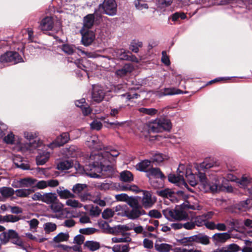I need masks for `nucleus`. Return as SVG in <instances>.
Masks as SVG:
<instances>
[{"instance_id": "nucleus-1", "label": "nucleus", "mask_w": 252, "mask_h": 252, "mask_svg": "<svg viewBox=\"0 0 252 252\" xmlns=\"http://www.w3.org/2000/svg\"><path fill=\"white\" fill-rule=\"evenodd\" d=\"M119 154L120 153L116 150H111L110 151L97 154H91L90 159L94 161L85 166L84 170L86 175L92 178H99L100 176L97 173L111 168L112 167L109 164L111 159L113 157H118Z\"/></svg>"}, {"instance_id": "nucleus-2", "label": "nucleus", "mask_w": 252, "mask_h": 252, "mask_svg": "<svg viewBox=\"0 0 252 252\" xmlns=\"http://www.w3.org/2000/svg\"><path fill=\"white\" fill-rule=\"evenodd\" d=\"M186 209L200 210L201 209V207L197 201L192 203L190 200L186 201L181 205L176 206L175 210L178 221H185L189 219V215Z\"/></svg>"}, {"instance_id": "nucleus-3", "label": "nucleus", "mask_w": 252, "mask_h": 252, "mask_svg": "<svg viewBox=\"0 0 252 252\" xmlns=\"http://www.w3.org/2000/svg\"><path fill=\"white\" fill-rule=\"evenodd\" d=\"M99 10L109 16H114L117 13V4L115 0H104L98 6Z\"/></svg>"}, {"instance_id": "nucleus-4", "label": "nucleus", "mask_w": 252, "mask_h": 252, "mask_svg": "<svg viewBox=\"0 0 252 252\" xmlns=\"http://www.w3.org/2000/svg\"><path fill=\"white\" fill-rule=\"evenodd\" d=\"M183 165H180L179 168L178 169L179 171V174L178 175L174 174H170L168 176V181L172 183L176 184L177 186L181 187L184 186L189 191L192 192L191 189L189 188L188 185L184 178V172L183 171H179L180 168L183 167Z\"/></svg>"}, {"instance_id": "nucleus-5", "label": "nucleus", "mask_w": 252, "mask_h": 252, "mask_svg": "<svg viewBox=\"0 0 252 252\" xmlns=\"http://www.w3.org/2000/svg\"><path fill=\"white\" fill-rule=\"evenodd\" d=\"M24 136L28 140H29V142L27 143L25 145V148L27 150L33 152V151L36 150V148L42 147V142L37 139L36 137L35 138L32 133L25 132Z\"/></svg>"}, {"instance_id": "nucleus-6", "label": "nucleus", "mask_w": 252, "mask_h": 252, "mask_svg": "<svg viewBox=\"0 0 252 252\" xmlns=\"http://www.w3.org/2000/svg\"><path fill=\"white\" fill-rule=\"evenodd\" d=\"M22 58L19 54L16 52H7L0 57L1 63H10L12 64H16L22 62Z\"/></svg>"}, {"instance_id": "nucleus-7", "label": "nucleus", "mask_w": 252, "mask_h": 252, "mask_svg": "<svg viewBox=\"0 0 252 252\" xmlns=\"http://www.w3.org/2000/svg\"><path fill=\"white\" fill-rule=\"evenodd\" d=\"M50 208L53 212L58 213L55 215H52L51 216L52 218L63 219L66 217L63 210V205L59 201L54 202L51 204Z\"/></svg>"}, {"instance_id": "nucleus-8", "label": "nucleus", "mask_w": 252, "mask_h": 252, "mask_svg": "<svg viewBox=\"0 0 252 252\" xmlns=\"http://www.w3.org/2000/svg\"><path fill=\"white\" fill-rule=\"evenodd\" d=\"M105 93L102 87L94 85L92 86V99L93 101L99 103L103 100Z\"/></svg>"}, {"instance_id": "nucleus-9", "label": "nucleus", "mask_w": 252, "mask_h": 252, "mask_svg": "<svg viewBox=\"0 0 252 252\" xmlns=\"http://www.w3.org/2000/svg\"><path fill=\"white\" fill-rule=\"evenodd\" d=\"M59 184L57 180H49L47 181L36 180V183L34 184V187L38 189H43L48 187L54 188L57 187Z\"/></svg>"}, {"instance_id": "nucleus-10", "label": "nucleus", "mask_w": 252, "mask_h": 252, "mask_svg": "<svg viewBox=\"0 0 252 252\" xmlns=\"http://www.w3.org/2000/svg\"><path fill=\"white\" fill-rule=\"evenodd\" d=\"M156 201L155 197L152 196L151 193L148 191H144L141 200L142 206L145 208H149L153 206Z\"/></svg>"}, {"instance_id": "nucleus-11", "label": "nucleus", "mask_w": 252, "mask_h": 252, "mask_svg": "<svg viewBox=\"0 0 252 252\" xmlns=\"http://www.w3.org/2000/svg\"><path fill=\"white\" fill-rule=\"evenodd\" d=\"M157 194L162 197L169 199L172 202H178L176 193L170 189H164L157 191Z\"/></svg>"}, {"instance_id": "nucleus-12", "label": "nucleus", "mask_w": 252, "mask_h": 252, "mask_svg": "<svg viewBox=\"0 0 252 252\" xmlns=\"http://www.w3.org/2000/svg\"><path fill=\"white\" fill-rule=\"evenodd\" d=\"M80 32L82 36L81 41L83 44L86 46L91 44L95 38L94 32L89 30H81Z\"/></svg>"}, {"instance_id": "nucleus-13", "label": "nucleus", "mask_w": 252, "mask_h": 252, "mask_svg": "<svg viewBox=\"0 0 252 252\" xmlns=\"http://www.w3.org/2000/svg\"><path fill=\"white\" fill-rule=\"evenodd\" d=\"M19 234L15 230L9 229L7 231L3 232L0 234V241L5 244L9 241H12L17 238Z\"/></svg>"}, {"instance_id": "nucleus-14", "label": "nucleus", "mask_w": 252, "mask_h": 252, "mask_svg": "<svg viewBox=\"0 0 252 252\" xmlns=\"http://www.w3.org/2000/svg\"><path fill=\"white\" fill-rule=\"evenodd\" d=\"M146 214L145 211L142 208H133L129 211H125L124 216L130 219L134 220Z\"/></svg>"}, {"instance_id": "nucleus-15", "label": "nucleus", "mask_w": 252, "mask_h": 252, "mask_svg": "<svg viewBox=\"0 0 252 252\" xmlns=\"http://www.w3.org/2000/svg\"><path fill=\"white\" fill-rule=\"evenodd\" d=\"M39 27L42 31H51L54 27V21L51 17L47 16L40 22Z\"/></svg>"}, {"instance_id": "nucleus-16", "label": "nucleus", "mask_w": 252, "mask_h": 252, "mask_svg": "<svg viewBox=\"0 0 252 252\" xmlns=\"http://www.w3.org/2000/svg\"><path fill=\"white\" fill-rule=\"evenodd\" d=\"M94 14H89L84 17L83 26L81 30L86 31L89 30L92 28L94 22Z\"/></svg>"}, {"instance_id": "nucleus-17", "label": "nucleus", "mask_w": 252, "mask_h": 252, "mask_svg": "<svg viewBox=\"0 0 252 252\" xmlns=\"http://www.w3.org/2000/svg\"><path fill=\"white\" fill-rule=\"evenodd\" d=\"M38 152V155L36 157V160L38 165H43L48 160L50 157V153L47 151H41L39 148H36Z\"/></svg>"}, {"instance_id": "nucleus-18", "label": "nucleus", "mask_w": 252, "mask_h": 252, "mask_svg": "<svg viewBox=\"0 0 252 252\" xmlns=\"http://www.w3.org/2000/svg\"><path fill=\"white\" fill-rule=\"evenodd\" d=\"M133 70V65L130 63H126L122 68L117 70L115 74L119 77H123L131 73Z\"/></svg>"}, {"instance_id": "nucleus-19", "label": "nucleus", "mask_w": 252, "mask_h": 252, "mask_svg": "<svg viewBox=\"0 0 252 252\" xmlns=\"http://www.w3.org/2000/svg\"><path fill=\"white\" fill-rule=\"evenodd\" d=\"M75 105L77 107L81 109L82 113L85 116L89 115L92 112V110L86 102V100L84 98L77 100L75 102Z\"/></svg>"}, {"instance_id": "nucleus-20", "label": "nucleus", "mask_w": 252, "mask_h": 252, "mask_svg": "<svg viewBox=\"0 0 252 252\" xmlns=\"http://www.w3.org/2000/svg\"><path fill=\"white\" fill-rule=\"evenodd\" d=\"M162 213L165 218L170 221H178L177 213L175 208L174 209L167 208L162 211Z\"/></svg>"}, {"instance_id": "nucleus-21", "label": "nucleus", "mask_w": 252, "mask_h": 252, "mask_svg": "<svg viewBox=\"0 0 252 252\" xmlns=\"http://www.w3.org/2000/svg\"><path fill=\"white\" fill-rule=\"evenodd\" d=\"M57 192L61 199H69L75 197L74 193L69 190L65 189L63 187H60L57 189Z\"/></svg>"}, {"instance_id": "nucleus-22", "label": "nucleus", "mask_w": 252, "mask_h": 252, "mask_svg": "<svg viewBox=\"0 0 252 252\" xmlns=\"http://www.w3.org/2000/svg\"><path fill=\"white\" fill-rule=\"evenodd\" d=\"M193 242L200 243L202 245H208L210 243L209 237L202 233L192 236Z\"/></svg>"}, {"instance_id": "nucleus-23", "label": "nucleus", "mask_w": 252, "mask_h": 252, "mask_svg": "<svg viewBox=\"0 0 252 252\" xmlns=\"http://www.w3.org/2000/svg\"><path fill=\"white\" fill-rule=\"evenodd\" d=\"M146 176L149 178L154 177L156 178L165 179L166 177L158 168H151L147 171Z\"/></svg>"}, {"instance_id": "nucleus-24", "label": "nucleus", "mask_w": 252, "mask_h": 252, "mask_svg": "<svg viewBox=\"0 0 252 252\" xmlns=\"http://www.w3.org/2000/svg\"><path fill=\"white\" fill-rule=\"evenodd\" d=\"M152 161L148 159L143 160L136 165V168L137 170L146 172L151 169V163Z\"/></svg>"}, {"instance_id": "nucleus-25", "label": "nucleus", "mask_w": 252, "mask_h": 252, "mask_svg": "<svg viewBox=\"0 0 252 252\" xmlns=\"http://www.w3.org/2000/svg\"><path fill=\"white\" fill-rule=\"evenodd\" d=\"M36 179L32 178H25L20 179L18 183L19 188H28L31 187H34L36 183Z\"/></svg>"}, {"instance_id": "nucleus-26", "label": "nucleus", "mask_w": 252, "mask_h": 252, "mask_svg": "<svg viewBox=\"0 0 252 252\" xmlns=\"http://www.w3.org/2000/svg\"><path fill=\"white\" fill-rule=\"evenodd\" d=\"M230 238V234L228 233H217L215 234L212 239L216 243H224Z\"/></svg>"}, {"instance_id": "nucleus-27", "label": "nucleus", "mask_w": 252, "mask_h": 252, "mask_svg": "<svg viewBox=\"0 0 252 252\" xmlns=\"http://www.w3.org/2000/svg\"><path fill=\"white\" fill-rule=\"evenodd\" d=\"M42 199V202L47 204H51L54 202L58 200L56 194L52 192H46L43 193Z\"/></svg>"}, {"instance_id": "nucleus-28", "label": "nucleus", "mask_w": 252, "mask_h": 252, "mask_svg": "<svg viewBox=\"0 0 252 252\" xmlns=\"http://www.w3.org/2000/svg\"><path fill=\"white\" fill-rule=\"evenodd\" d=\"M128 54H130L129 51L126 52L123 49H118L114 51L113 56L114 58H118L122 60H126L128 59Z\"/></svg>"}, {"instance_id": "nucleus-29", "label": "nucleus", "mask_w": 252, "mask_h": 252, "mask_svg": "<svg viewBox=\"0 0 252 252\" xmlns=\"http://www.w3.org/2000/svg\"><path fill=\"white\" fill-rule=\"evenodd\" d=\"M13 162L17 167L22 169H28L29 168V165L25 163L23 161V158L19 155H15L13 158Z\"/></svg>"}, {"instance_id": "nucleus-30", "label": "nucleus", "mask_w": 252, "mask_h": 252, "mask_svg": "<svg viewBox=\"0 0 252 252\" xmlns=\"http://www.w3.org/2000/svg\"><path fill=\"white\" fill-rule=\"evenodd\" d=\"M158 119L161 131L162 130L168 131L170 130L171 128V123L169 119L165 117H161Z\"/></svg>"}, {"instance_id": "nucleus-31", "label": "nucleus", "mask_w": 252, "mask_h": 252, "mask_svg": "<svg viewBox=\"0 0 252 252\" xmlns=\"http://www.w3.org/2000/svg\"><path fill=\"white\" fill-rule=\"evenodd\" d=\"M73 166V162L71 160H65L60 161L57 164V168L58 170L64 171L67 170L72 167Z\"/></svg>"}, {"instance_id": "nucleus-32", "label": "nucleus", "mask_w": 252, "mask_h": 252, "mask_svg": "<svg viewBox=\"0 0 252 252\" xmlns=\"http://www.w3.org/2000/svg\"><path fill=\"white\" fill-rule=\"evenodd\" d=\"M84 247L91 251L94 252L100 248L99 242L94 241H87L84 244Z\"/></svg>"}, {"instance_id": "nucleus-33", "label": "nucleus", "mask_w": 252, "mask_h": 252, "mask_svg": "<svg viewBox=\"0 0 252 252\" xmlns=\"http://www.w3.org/2000/svg\"><path fill=\"white\" fill-rule=\"evenodd\" d=\"M216 165V162H215L212 160L206 159L203 162L199 164L198 168L199 170H205Z\"/></svg>"}, {"instance_id": "nucleus-34", "label": "nucleus", "mask_w": 252, "mask_h": 252, "mask_svg": "<svg viewBox=\"0 0 252 252\" xmlns=\"http://www.w3.org/2000/svg\"><path fill=\"white\" fill-rule=\"evenodd\" d=\"M111 240L112 243H127L131 241L130 234L127 233H123L121 237H113Z\"/></svg>"}, {"instance_id": "nucleus-35", "label": "nucleus", "mask_w": 252, "mask_h": 252, "mask_svg": "<svg viewBox=\"0 0 252 252\" xmlns=\"http://www.w3.org/2000/svg\"><path fill=\"white\" fill-rule=\"evenodd\" d=\"M155 247L158 252H169L172 249V245L166 243L156 244Z\"/></svg>"}, {"instance_id": "nucleus-36", "label": "nucleus", "mask_w": 252, "mask_h": 252, "mask_svg": "<svg viewBox=\"0 0 252 252\" xmlns=\"http://www.w3.org/2000/svg\"><path fill=\"white\" fill-rule=\"evenodd\" d=\"M15 190L11 188L3 187L0 188V193L2 197L8 198L14 194Z\"/></svg>"}, {"instance_id": "nucleus-37", "label": "nucleus", "mask_w": 252, "mask_h": 252, "mask_svg": "<svg viewBox=\"0 0 252 252\" xmlns=\"http://www.w3.org/2000/svg\"><path fill=\"white\" fill-rule=\"evenodd\" d=\"M69 238V235L68 232H61L53 238V242L56 243H59L62 242L67 241Z\"/></svg>"}, {"instance_id": "nucleus-38", "label": "nucleus", "mask_w": 252, "mask_h": 252, "mask_svg": "<svg viewBox=\"0 0 252 252\" xmlns=\"http://www.w3.org/2000/svg\"><path fill=\"white\" fill-rule=\"evenodd\" d=\"M120 180L124 182H131L133 180V176L129 171L125 170L120 174Z\"/></svg>"}, {"instance_id": "nucleus-39", "label": "nucleus", "mask_w": 252, "mask_h": 252, "mask_svg": "<svg viewBox=\"0 0 252 252\" xmlns=\"http://www.w3.org/2000/svg\"><path fill=\"white\" fill-rule=\"evenodd\" d=\"M186 178L187 181L189 184L190 186L194 187L197 185V180L195 179V175L191 173L189 169L186 170Z\"/></svg>"}, {"instance_id": "nucleus-40", "label": "nucleus", "mask_w": 252, "mask_h": 252, "mask_svg": "<svg viewBox=\"0 0 252 252\" xmlns=\"http://www.w3.org/2000/svg\"><path fill=\"white\" fill-rule=\"evenodd\" d=\"M34 190L31 189H22L16 190L14 193L19 197H27Z\"/></svg>"}, {"instance_id": "nucleus-41", "label": "nucleus", "mask_w": 252, "mask_h": 252, "mask_svg": "<svg viewBox=\"0 0 252 252\" xmlns=\"http://www.w3.org/2000/svg\"><path fill=\"white\" fill-rule=\"evenodd\" d=\"M98 225L100 229L104 232L114 233L113 228L110 227L108 223L104 220H100L98 222Z\"/></svg>"}, {"instance_id": "nucleus-42", "label": "nucleus", "mask_w": 252, "mask_h": 252, "mask_svg": "<svg viewBox=\"0 0 252 252\" xmlns=\"http://www.w3.org/2000/svg\"><path fill=\"white\" fill-rule=\"evenodd\" d=\"M149 130L153 132H159L161 131L158 119L157 118L151 122L149 125Z\"/></svg>"}, {"instance_id": "nucleus-43", "label": "nucleus", "mask_w": 252, "mask_h": 252, "mask_svg": "<svg viewBox=\"0 0 252 252\" xmlns=\"http://www.w3.org/2000/svg\"><path fill=\"white\" fill-rule=\"evenodd\" d=\"M129 250L128 245H115L112 248L113 252H129Z\"/></svg>"}, {"instance_id": "nucleus-44", "label": "nucleus", "mask_w": 252, "mask_h": 252, "mask_svg": "<svg viewBox=\"0 0 252 252\" xmlns=\"http://www.w3.org/2000/svg\"><path fill=\"white\" fill-rule=\"evenodd\" d=\"M69 140V135L67 132L63 133L60 137L57 138V141L59 146H63Z\"/></svg>"}, {"instance_id": "nucleus-45", "label": "nucleus", "mask_w": 252, "mask_h": 252, "mask_svg": "<svg viewBox=\"0 0 252 252\" xmlns=\"http://www.w3.org/2000/svg\"><path fill=\"white\" fill-rule=\"evenodd\" d=\"M98 140L97 137H93L92 138L91 141H87V145L90 147L91 149H93L94 150H101L102 147L98 144Z\"/></svg>"}, {"instance_id": "nucleus-46", "label": "nucleus", "mask_w": 252, "mask_h": 252, "mask_svg": "<svg viewBox=\"0 0 252 252\" xmlns=\"http://www.w3.org/2000/svg\"><path fill=\"white\" fill-rule=\"evenodd\" d=\"M178 242L184 246H188V248L189 249H191L193 247L192 236L190 237H184L178 240Z\"/></svg>"}, {"instance_id": "nucleus-47", "label": "nucleus", "mask_w": 252, "mask_h": 252, "mask_svg": "<svg viewBox=\"0 0 252 252\" xmlns=\"http://www.w3.org/2000/svg\"><path fill=\"white\" fill-rule=\"evenodd\" d=\"M252 182V178L249 176H243L237 183L242 188H246Z\"/></svg>"}, {"instance_id": "nucleus-48", "label": "nucleus", "mask_w": 252, "mask_h": 252, "mask_svg": "<svg viewBox=\"0 0 252 252\" xmlns=\"http://www.w3.org/2000/svg\"><path fill=\"white\" fill-rule=\"evenodd\" d=\"M143 43L141 41L133 40L130 45L129 49L133 52L137 53L139 51V48L142 47Z\"/></svg>"}, {"instance_id": "nucleus-49", "label": "nucleus", "mask_w": 252, "mask_h": 252, "mask_svg": "<svg viewBox=\"0 0 252 252\" xmlns=\"http://www.w3.org/2000/svg\"><path fill=\"white\" fill-rule=\"evenodd\" d=\"M163 93L164 95H174L176 94H182L183 92L180 89H176L174 88H164Z\"/></svg>"}, {"instance_id": "nucleus-50", "label": "nucleus", "mask_w": 252, "mask_h": 252, "mask_svg": "<svg viewBox=\"0 0 252 252\" xmlns=\"http://www.w3.org/2000/svg\"><path fill=\"white\" fill-rule=\"evenodd\" d=\"M170 18L172 19V21L177 22L179 18L182 20L186 19L187 16L184 12H176L171 15Z\"/></svg>"}, {"instance_id": "nucleus-51", "label": "nucleus", "mask_w": 252, "mask_h": 252, "mask_svg": "<svg viewBox=\"0 0 252 252\" xmlns=\"http://www.w3.org/2000/svg\"><path fill=\"white\" fill-rule=\"evenodd\" d=\"M173 2V0H157V5L160 8H165L170 6Z\"/></svg>"}, {"instance_id": "nucleus-52", "label": "nucleus", "mask_w": 252, "mask_h": 252, "mask_svg": "<svg viewBox=\"0 0 252 252\" xmlns=\"http://www.w3.org/2000/svg\"><path fill=\"white\" fill-rule=\"evenodd\" d=\"M43 226L45 232L47 233L53 232L57 229L56 224L53 222H46Z\"/></svg>"}, {"instance_id": "nucleus-53", "label": "nucleus", "mask_w": 252, "mask_h": 252, "mask_svg": "<svg viewBox=\"0 0 252 252\" xmlns=\"http://www.w3.org/2000/svg\"><path fill=\"white\" fill-rule=\"evenodd\" d=\"M138 111L142 113L143 114H147L151 116H153L156 115L157 112L158 110L155 108H146L144 107L140 108L138 109Z\"/></svg>"}, {"instance_id": "nucleus-54", "label": "nucleus", "mask_w": 252, "mask_h": 252, "mask_svg": "<svg viewBox=\"0 0 252 252\" xmlns=\"http://www.w3.org/2000/svg\"><path fill=\"white\" fill-rule=\"evenodd\" d=\"M21 219L20 217L12 215H7L3 216V220L5 222H15Z\"/></svg>"}, {"instance_id": "nucleus-55", "label": "nucleus", "mask_w": 252, "mask_h": 252, "mask_svg": "<svg viewBox=\"0 0 252 252\" xmlns=\"http://www.w3.org/2000/svg\"><path fill=\"white\" fill-rule=\"evenodd\" d=\"M62 50L65 53L68 55L72 54L75 51L74 46L73 45L67 44H63L62 46Z\"/></svg>"}, {"instance_id": "nucleus-56", "label": "nucleus", "mask_w": 252, "mask_h": 252, "mask_svg": "<svg viewBox=\"0 0 252 252\" xmlns=\"http://www.w3.org/2000/svg\"><path fill=\"white\" fill-rule=\"evenodd\" d=\"M122 190L123 191H132L135 192H138L140 190L139 189V188L134 185H127L125 186H123L122 187Z\"/></svg>"}, {"instance_id": "nucleus-57", "label": "nucleus", "mask_w": 252, "mask_h": 252, "mask_svg": "<svg viewBox=\"0 0 252 252\" xmlns=\"http://www.w3.org/2000/svg\"><path fill=\"white\" fill-rule=\"evenodd\" d=\"M12 243L17 246L19 248L26 250L27 249L26 246L25 245L23 240L20 238L19 236L15 239H13L11 241Z\"/></svg>"}, {"instance_id": "nucleus-58", "label": "nucleus", "mask_w": 252, "mask_h": 252, "mask_svg": "<svg viewBox=\"0 0 252 252\" xmlns=\"http://www.w3.org/2000/svg\"><path fill=\"white\" fill-rule=\"evenodd\" d=\"M12 243L17 246L19 248L26 250L27 249L26 246L25 245L23 240L20 238L19 236L15 239H13L11 241Z\"/></svg>"}, {"instance_id": "nucleus-59", "label": "nucleus", "mask_w": 252, "mask_h": 252, "mask_svg": "<svg viewBox=\"0 0 252 252\" xmlns=\"http://www.w3.org/2000/svg\"><path fill=\"white\" fill-rule=\"evenodd\" d=\"M87 186L85 184H77L73 187L72 191L74 193L79 194Z\"/></svg>"}, {"instance_id": "nucleus-60", "label": "nucleus", "mask_w": 252, "mask_h": 252, "mask_svg": "<svg viewBox=\"0 0 252 252\" xmlns=\"http://www.w3.org/2000/svg\"><path fill=\"white\" fill-rule=\"evenodd\" d=\"M96 231H97V230L93 227L82 228L79 230V232L84 235H91L94 233Z\"/></svg>"}, {"instance_id": "nucleus-61", "label": "nucleus", "mask_w": 252, "mask_h": 252, "mask_svg": "<svg viewBox=\"0 0 252 252\" xmlns=\"http://www.w3.org/2000/svg\"><path fill=\"white\" fill-rule=\"evenodd\" d=\"M115 214L114 211L111 209H105L102 213V217L104 219H108L112 217Z\"/></svg>"}, {"instance_id": "nucleus-62", "label": "nucleus", "mask_w": 252, "mask_h": 252, "mask_svg": "<svg viewBox=\"0 0 252 252\" xmlns=\"http://www.w3.org/2000/svg\"><path fill=\"white\" fill-rule=\"evenodd\" d=\"M66 204L67 206L74 208H81L83 206L78 201L72 199H68L66 201Z\"/></svg>"}, {"instance_id": "nucleus-63", "label": "nucleus", "mask_w": 252, "mask_h": 252, "mask_svg": "<svg viewBox=\"0 0 252 252\" xmlns=\"http://www.w3.org/2000/svg\"><path fill=\"white\" fill-rule=\"evenodd\" d=\"M202 215L197 216L195 218V220L194 221V223L195 226H202L203 225H205V223H206V220L204 218H203Z\"/></svg>"}, {"instance_id": "nucleus-64", "label": "nucleus", "mask_w": 252, "mask_h": 252, "mask_svg": "<svg viewBox=\"0 0 252 252\" xmlns=\"http://www.w3.org/2000/svg\"><path fill=\"white\" fill-rule=\"evenodd\" d=\"M226 252H238L241 250L240 247L236 244H231L226 247Z\"/></svg>"}]
</instances>
